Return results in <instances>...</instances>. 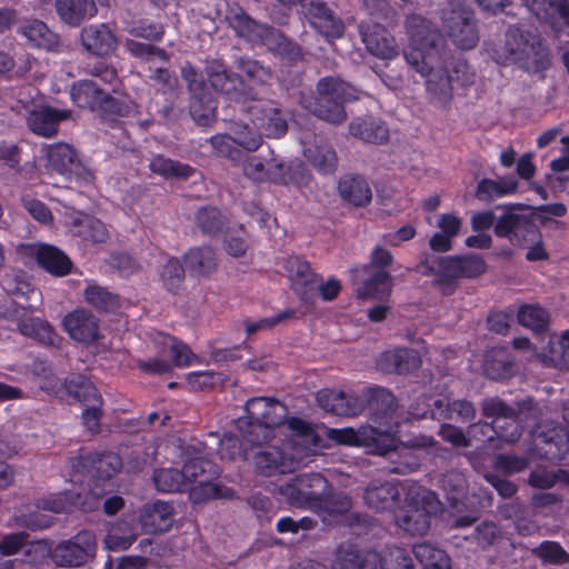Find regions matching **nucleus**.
I'll use <instances>...</instances> for the list:
<instances>
[{
	"instance_id": "f03ea898",
	"label": "nucleus",
	"mask_w": 569,
	"mask_h": 569,
	"mask_svg": "<svg viewBox=\"0 0 569 569\" xmlns=\"http://www.w3.org/2000/svg\"><path fill=\"white\" fill-rule=\"evenodd\" d=\"M246 417L236 422L242 440L252 447H261L274 437V429L283 425L287 407L272 397H253L244 406Z\"/></svg>"
},
{
	"instance_id": "aec40b11",
	"label": "nucleus",
	"mask_w": 569,
	"mask_h": 569,
	"mask_svg": "<svg viewBox=\"0 0 569 569\" xmlns=\"http://www.w3.org/2000/svg\"><path fill=\"white\" fill-rule=\"evenodd\" d=\"M183 79L192 93L190 114L199 126H209L216 117V107L210 96L206 92L202 74L192 67L182 70Z\"/></svg>"
},
{
	"instance_id": "13d9d810",
	"label": "nucleus",
	"mask_w": 569,
	"mask_h": 569,
	"mask_svg": "<svg viewBox=\"0 0 569 569\" xmlns=\"http://www.w3.org/2000/svg\"><path fill=\"white\" fill-rule=\"evenodd\" d=\"M307 160L322 174L333 173L338 166L336 151L328 144L310 146L303 151Z\"/></svg>"
},
{
	"instance_id": "c85d7f7f",
	"label": "nucleus",
	"mask_w": 569,
	"mask_h": 569,
	"mask_svg": "<svg viewBox=\"0 0 569 569\" xmlns=\"http://www.w3.org/2000/svg\"><path fill=\"white\" fill-rule=\"evenodd\" d=\"M356 393L335 390H321L318 392L317 400L322 409L337 415L353 417L363 411V401Z\"/></svg>"
},
{
	"instance_id": "f3484780",
	"label": "nucleus",
	"mask_w": 569,
	"mask_h": 569,
	"mask_svg": "<svg viewBox=\"0 0 569 569\" xmlns=\"http://www.w3.org/2000/svg\"><path fill=\"white\" fill-rule=\"evenodd\" d=\"M402 492L398 479H372L363 490V501L378 512H396L402 505Z\"/></svg>"
},
{
	"instance_id": "7c9ffc66",
	"label": "nucleus",
	"mask_w": 569,
	"mask_h": 569,
	"mask_svg": "<svg viewBox=\"0 0 569 569\" xmlns=\"http://www.w3.org/2000/svg\"><path fill=\"white\" fill-rule=\"evenodd\" d=\"M422 363L419 352L412 348H395L381 353L378 359L379 368L388 373L408 375Z\"/></svg>"
},
{
	"instance_id": "1a4fd4ad",
	"label": "nucleus",
	"mask_w": 569,
	"mask_h": 569,
	"mask_svg": "<svg viewBox=\"0 0 569 569\" xmlns=\"http://www.w3.org/2000/svg\"><path fill=\"white\" fill-rule=\"evenodd\" d=\"M327 436L338 445L363 447L369 453L378 456H386L398 447V438L395 432L370 425L361 426L358 429L331 428Z\"/></svg>"
},
{
	"instance_id": "3c124183",
	"label": "nucleus",
	"mask_w": 569,
	"mask_h": 569,
	"mask_svg": "<svg viewBox=\"0 0 569 569\" xmlns=\"http://www.w3.org/2000/svg\"><path fill=\"white\" fill-rule=\"evenodd\" d=\"M216 478L200 479L199 482L192 485L189 491L190 500L196 503H203L213 499H231L234 490L213 481Z\"/></svg>"
},
{
	"instance_id": "f257e3e1",
	"label": "nucleus",
	"mask_w": 569,
	"mask_h": 569,
	"mask_svg": "<svg viewBox=\"0 0 569 569\" xmlns=\"http://www.w3.org/2000/svg\"><path fill=\"white\" fill-rule=\"evenodd\" d=\"M236 67L248 79L230 70L219 59L209 61L206 73L211 88L234 103L238 110L247 117L256 133L279 139L288 132V121L279 103L271 99L259 97L256 86L269 84L272 80V70L260 61L240 57Z\"/></svg>"
},
{
	"instance_id": "bb28decb",
	"label": "nucleus",
	"mask_w": 569,
	"mask_h": 569,
	"mask_svg": "<svg viewBox=\"0 0 569 569\" xmlns=\"http://www.w3.org/2000/svg\"><path fill=\"white\" fill-rule=\"evenodd\" d=\"M286 269L292 281V289L303 302L308 301L321 276L317 274L310 263L300 256H289Z\"/></svg>"
},
{
	"instance_id": "473e14b6",
	"label": "nucleus",
	"mask_w": 569,
	"mask_h": 569,
	"mask_svg": "<svg viewBox=\"0 0 569 569\" xmlns=\"http://www.w3.org/2000/svg\"><path fill=\"white\" fill-rule=\"evenodd\" d=\"M54 395L66 400L78 401L82 405L102 398L93 382L81 373H72L59 381Z\"/></svg>"
},
{
	"instance_id": "e433bc0d",
	"label": "nucleus",
	"mask_w": 569,
	"mask_h": 569,
	"mask_svg": "<svg viewBox=\"0 0 569 569\" xmlns=\"http://www.w3.org/2000/svg\"><path fill=\"white\" fill-rule=\"evenodd\" d=\"M338 192L342 200L353 207H366L372 199L371 188L360 174L342 176L338 182Z\"/></svg>"
},
{
	"instance_id": "a878e982",
	"label": "nucleus",
	"mask_w": 569,
	"mask_h": 569,
	"mask_svg": "<svg viewBox=\"0 0 569 569\" xmlns=\"http://www.w3.org/2000/svg\"><path fill=\"white\" fill-rule=\"evenodd\" d=\"M62 325L70 338L78 342L91 345L99 339L100 321L84 309L69 312L63 318Z\"/></svg>"
},
{
	"instance_id": "72a5a7b5",
	"label": "nucleus",
	"mask_w": 569,
	"mask_h": 569,
	"mask_svg": "<svg viewBox=\"0 0 569 569\" xmlns=\"http://www.w3.org/2000/svg\"><path fill=\"white\" fill-rule=\"evenodd\" d=\"M70 117V110H59L47 106L31 111L27 117V124L37 136L50 138L58 132L59 123Z\"/></svg>"
},
{
	"instance_id": "c9c22d12",
	"label": "nucleus",
	"mask_w": 569,
	"mask_h": 569,
	"mask_svg": "<svg viewBox=\"0 0 569 569\" xmlns=\"http://www.w3.org/2000/svg\"><path fill=\"white\" fill-rule=\"evenodd\" d=\"M349 133L372 144H385L389 141V129L385 121L372 116L358 117L350 121Z\"/></svg>"
},
{
	"instance_id": "4d7b16f0",
	"label": "nucleus",
	"mask_w": 569,
	"mask_h": 569,
	"mask_svg": "<svg viewBox=\"0 0 569 569\" xmlns=\"http://www.w3.org/2000/svg\"><path fill=\"white\" fill-rule=\"evenodd\" d=\"M302 495L306 498L307 508L313 509L322 495L330 489V483L326 477L319 472L297 475Z\"/></svg>"
},
{
	"instance_id": "680f3d73",
	"label": "nucleus",
	"mask_w": 569,
	"mask_h": 569,
	"mask_svg": "<svg viewBox=\"0 0 569 569\" xmlns=\"http://www.w3.org/2000/svg\"><path fill=\"white\" fill-rule=\"evenodd\" d=\"M351 508V498L345 493L332 492V487L330 486V489L322 495L320 501L317 502L312 510L328 516H342L349 512Z\"/></svg>"
},
{
	"instance_id": "338daca9",
	"label": "nucleus",
	"mask_w": 569,
	"mask_h": 569,
	"mask_svg": "<svg viewBox=\"0 0 569 569\" xmlns=\"http://www.w3.org/2000/svg\"><path fill=\"white\" fill-rule=\"evenodd\" d=\"M153 482L161 492H183L189 489L183 472L174 468L158 469L153 473Z\"/></svg>"
},
{
	"instance_id": "c756f323",
	"label": "nucleus",
	"mask_w": 569,
	"mask_h": 569,
	"mask_svg": "<svg viewBox=\"0 0 569 569\" xmlns=\"http://www.w3.org/2000/svg\"><path fill=\"white\" fill-rule=\"evenodd\" d=\"M253 463L257 472L266 477L292 472L296 467V461L276 446H267L257 451Z\"/></svg>"
},
{
	"instance_id": "a211bd4d",
	"label": "nucleus",
	"mask_w": 569,
	"mask_h": 569,
	"mask_svg": "<svg viewBox=\"0 0 569 569\" xmlns=\"http://www.w3.org/2000/svg\"><path fill=\"white\" fill-rule=\"evenodd\" d=\"M522 416L518 415L503 420H493L491 423L479 422L471 425L470 433L472 437L481 433L482 438H479V440L488 442L492 448H499L501 443H515L521 438L523 432V428L520 426V422L523 420Z\"/></svg>"
},
{
	"instance_id": "7ed1b4c3",
	"label": "nucleus",
	"mask_w": 569,
	"mask_h": 569,
	"mask_svg": "<svg viewBox=\"0 0 569 569\" xmlns=\"http://www.w3.org/2000/svg\"><path fill=\"white\" fill-rule=\"evenodd\" d=\"M425 77L430 102L447 107L453 98L452 83L468 88L475 83L476 72L461 54L449 57L443 48L440 60Z\"/></svg>"
},
{
	"instance_id": "a18cd8bd",
	"label": "nucleus",
	"mask_w": 569,
	"mask_h": 569,
	"mask_svg": "<svg viewBox=\"0 0 569 569\" xmlns=\"http://www.w3.org/2000/svg\"><path fill=\"white\" fill-rule=\"evenodd\" d=\"M19 330L23 336L30 337L43 346L59 347L62 338L54 328L38 317H31L19 321Z\"/></svg>"
},
{
	"instance_id": "f704fd0d",
	"label": "nucleus",
	"mask_w": 569,
	"mask_h": 569,
	"mask_svg": "<svg viewBox=\"0 0 569 569\" xmlns=\"http://www.w3.org/2000/svg\"><path fill=\"white\" fill-rule=\"evenodd\" d=\"M80 39L83 48L98 57L109 56L117 48V38L104 23L84 27Z\"/></svg>"
},
{
	"instance_id": "cd10ccee",
	"label": "nucleus",
	"mask_w": 569,
	"mask_h": 569,
	"mask_svg": "<svg viewBox=\"0 0 569 569\" xmlns=\"http://www.w3.org/2000/svg\"><path fill=\"white\" fill-rule=\"evenodd\" d=\"M174 509L169 502L157 500L146 503L139 510V522L146 533L157 535L168 531L173 523Z\"/></svg>"
},
{
	"instance_id": "39448f33",
	"label": "nucleus",
	"mask_w": 569,
	"mask_h": 569,
	"mask_svg": "<svg viewBox=\"0 0 569 569\" xmlns=\"http://www.w3.org/2000/svg\"><path fill=\"white\" fill-rule=\"evenodd\" d=\"M530 38L521 28L510 26L503 44L492 49V59L502 66L531 62L538 70H546L550 66L549 51L540 40Z\"/></svg>"
},
{
	"instance_id": "603ef678",
	"label": "nucleus",
	"mask_w": 569,
	"mask_h": 569,
	"mask_svg": "<svg viewBox=\"0 0 569 569\" xmlns=\"http://www.w3.org/2000/svg\"><path fill=\"white\" fill-rule=\"evenodd\" d=\"M261 42L270 46L274 52L289 61L303 60L302 48L272 26H270Z\"/></svg>"
},
{
	"instance_id": "412c9836",
	"label": "nucleus",
	"mask_w": 569,
	"mask_h": 569,
	"mask_svg": "<svg viewBox=\"0 0 569 569\" xmlns=\"http://www.w3.org/2000/svg\"><path fill=\"white\" fill-rule=\"evenodd\" d=\"M493 231L498 238H507L516 246L535 241L539 237V227L531 217L510 211L498 218Z\"/></svg>"
},
{
	"instance_id": "9b49d317",
	"label": "nucleus",
	"mask_w": 569,
	"mask_h": 569,
	"mask_svg": "<svg viewBox=\"0 0 569 569\" xmlns=\"http://www.w3.org/2000/svg\"><path fill=\"white\" fill-rule=\"evenodd\" d=\"M47 168L80 186H91L94 172L79 158L78 151L69 143L56 142L46 148Z\"/></svg>"
},
{
	"instance_id": "4be33fe9",
	"label": "nucleus",
	"mask_w": 569,
	"mask_h": 569,
	"mask_svg": "<svg viewBox=\"0 0 569 569\" xmlns=\"http://www.w3.org/2000/svg\"><path fill=\"white\" fill-rule=\"evenodd\" d=\"M233 134L234 137L217 134L210 138V143L219 156L230 160H238L240 151L236 144L250 152L258 150L262 144L260 134L256 133L247 123L237 124Z\"/></svg>"
},
{
	"instance_id": "bf43d9fd",
	"label": "nucleus",
	"mask_w": 569,
	"mask_h": 569,
	"mask_svg": "<svg viewBox=\"0 0 569 569\" xmlns=\"http://www.w3.org/2000/svg\"><path fill=\"white\" fill-rule=\"evenodd\" d=\"M188 487L199 482L200 479L218 478L220 470L219 467L211 461L196 457L188 459L181 469Z\"/></svg>"
},
{
	"instance_id": "79ce46f5",
	"label": "nucleus",
	"mask_w": 569,
	"mask_h": 569,
	"mask_svg": "<svg viewBox=\"0 0 569 569\" xmlns=\"http://www.w3.org/2000/svg\"><path fill=\"white\" fill-rule=\"evenodd\" d=\"M368 278L358 288V297L361 299H387L393 287V277L390 271L365 270Z\"/></svg>"
},
{
	"instance_id": "0e129e2a",
	"label": "nucleus",
	"mask_w": 569,
	"mask_h": 569,
	"mask_svg": "<svg viewBox=\"0 0 569 569\" xmlns=\"http://www.w3.org/2000/svg\"><path fill=\"white\" fill-rule=\"evenodd\" d=\"M150 170L164 178L181 179H188L194 172V169L191 166L163 156H157L151 160Z\"/></svg>"
},
{
	"instance_id": "5fc2aeb1",
	"label": "nucleus",
	"mask_w": 569,
	"mask_h": 569,
	"mask_svg": "<svg viewBox=\"0 0 569 569\" xmlns=\"http://www.w3.org/2000/svg\"><path fill=\"white\" fill-rule=\"evenodd\" d=\"M22 34L38 48L53 50L59 46L60 38L41 20L27 21L21 28Z\"/></svg>"
},
{
	"instance_id": "9d476101",
	"label": "nucleus",
	"mask_w": 569,
	"mask_h": 569,
	"mask_svg": "<svg viewBox=\"0 0 569 569\" xmlns=\"http://www.w3.org/2000/svg\"><path fill=\"white\" fill-rule=\"evenodd\" d=\"M69 466L74 475L90 478L91 491L99 495L96 489L100 482L109 481L122 468L120 456L113 452L83 451L69 459Z\"/></svg>"
},
{
	"instance_id": "a19ab883",
	"label": "nucleus",
	"mask_w": 569,
	"mask_h": 569,
	"mask_svg": "<svg viewBox=\"0 0 569 569\" xmlns=\"http://www.w3.org/2000/svg\"><path fill=\"white\" fill-rule=\"evenodd\" d=\"M482 369L491 380H507L513 376L515 363L506 348H492L485 355Z\"/></svg>"
},
{
	"instance_id": "052dcab7",
	"label": "nucleus",
	"mask_w": 569,
	"mask_h": 569,
	"mask_svg": "<svg viewBox=\"0 0 569 569\" xmlns=\"http://www.w3.org/2000/svg\"><path fill=\"white\" fill-rule=\"evenodd\" d=\"M84 299L100 312L111 313L120 307L119 296L98 284L87 286Z\"/></svg>"
},
{
	"instance_id": "4468645a",
	"label": "nucleus",
	"mask_w": 569,
	"mask_h": 569,
	"mask_svg": "<svg viewBox=\"0 0 569 569\" xmlns=\"http://www.w3.org/2000/svg\"><path fill=\"white\" fill-rule=\"evenodd\" d=\"M423 405L422 409L419 408V402L416 406L412 405L409 413L418 419L455 420L462 423L471 422L476 417V408L468 400L423 398Z\"/></svg>"
},
{
	"instance_id": "ddd939ff",
	"label": "nucleus",
	"mask_w": 569,
	"mask_h": 569,
	"mask_svg": "<svg viewBox=\"0 0 569 569\" xmlns=\"http://www.w3.org/2000/svg\"><path fill=\"white\" fill-rule=\"evenodd\" d=\"M299 13L308 26L327 41L340 39L345 34L346 27L341 17L326 0H306L301 3Z\"/></svg>"
},
{
	"instance_id": "49530a36",
	"label": "nucleus",
	"mask_w": 569,
	"mask_h": 569,
	"mask_svg": "<svg viewBox=\"0 0 569 569\" xmlns=\"http://www.w3.org/2000/svg\"><path fill=\"white\" fill-rule=\"evenodd\" d=\"M52 540L38 539L28 541L20 561L29 569H53Z\"/></svg>"
},
{
	"instance_id": "58836bf2",
	"label": "nucleus",
	"mask_w": 569,
	"mask_h": 569,
	"mask_svg": "<svg viewBox=\"0 0 569 569\" xmlns=\"http://www.w3.org/2000/svg\"><path fill=\"white\" fill-rule=\"evenodd\" d=\"M54 7L60 20L70 27H79L97 13L94 0H56Z\"/></svg>"
},
{
	"instance_id": "8fccbe9b",
	"label": "nucleus",
	"mask_w": 569,
	"mask_h": 569,
	"mask_svg": "<svg viewBox=\"0 0 569 569\" xmlns=\"http://www.w3.org/2000/svg\"><path fill=\"white\" fill-rule=\"evenodd\" d=\"M535 402L532 398H528L517 403V407H511L499 398L485 399L481 403L482 415L493 420H503L518 415H525L527 411L533 409Z\"/></svg>"
},
{
	"instance_id": "2eb2a0df",
	"label": "nucleus",
	"mask_w": 569,
	"mask_h": 569,
	"mask_svg": "<svg viewBox=\"0 0 569 569\" xmlns=\"http://www.w3.org/2000/svg\"><path fill=\"white\" fill-rule=\"evenodd\" d=\"M442 26L451 41L462 50L473 49L479 41V31L473 12L458 4L449 12L443 11Z\"/></svg>"
},
{
	"instance_id": "c03bdc74",
	"label": "nucleus",
	"mask_w": 569,
	"mask_h": 569,
	"mask_svg": "<svg viewBox=\"0 0 569 569\" xmlns=\"http://www.w3.org/2000/svg\"><path fill=\"white\" fill-rule=\"evenodd\" d=\"M518 184L513 174L503 176L497 180L482 178L477 184L475 196L479 201L490 202L496 198L513 194Z\"/></svg>"
},
{
	"instance_id": "69168bd1",
	"label": "nucleus",
	"mask_w": 569,
	"mask_h": 569,
	"mask_svg": "<svg viewBox=\"0 0 569 569\" xmlns=\"http://www.w3.org/2000/svg\"><path fill=\"white\" fill-rule=\"evenodd\" d=\"M80 495L73 491H62L37 500L38 509L54 513L70 512L79 505Z\"/></svg>"
},
{
	"instance_id": "f8f14e48",
	"label": "nucleus",
	"mask_w": 569,
	"mask_h": 569,
	"mask_svg": "<svg viewBox=\"0 0 569 569\" xmlns=\"http://www.w3.org/2000/svg\"><path fill=\"white\" fill-rule=\"evenodd\" d=\"M97 538L91 530H80L77 535L58 543L52 542V561L56 567L78 568L94 556Z\"/></svg>"
},
{
	"instance_id": "774afa93",
	"label": "nucleus",
	"mask_w": 569,
	"mask_h": 569,
	"mask_svg": "<svg viewBox=\"0 0 569 569\" xmlns=\"http://www.w3.org/2000/svg\"><path fill=\"white\" fill-rule=\"evenodd\" d=\"M186 270L177 257H170L162 266L160 279L163 287L171 293L177 295L183 287Z\"/></svg>"
},
{
	"instance_id": "6e6552de",
	"label": "nucleus",
	"mask_w": 569,
	"mask_h": 569,
	"mask_svg": "<svg viewBox=\"0 0 569 569\" xmlns=\"http://www.w3.org/2000/svg\"><path fill=\"white\" fill-rule=\"evenodd\" d=\"M317 92L318 97L310 106L311 113L333 124L346 120L345 102L357 99L355 88L335 77L321 78L317 83Z\"/></svg>"
},
{
	"instance_id": "b1692460",
	"label": "nucleus",
	"mask_w": 569,
	"mask_h": 569,
	"mask_svg": "<svg viewBox=\"0 0 569 569\" xmlns=\"http://www.w3.org/2000/svg\"><path fill=\"white\" fill-rule=\"evenodd\" d=\"M224 21L238 37L250 41H262L270 26L252 19L238 2H227Z\"/></svg>"
},
{
	"instance_id": "423d86ee",
	"label": "nucleus",
	"mask_w": 569,
	"mask_h": 569,
	"mask_svg": "<svg viewBox=\"0 0 569 569\" xmlns=\"http://www.w3.org/2000/svg\"><path fill=\"white\" fill-rule=\"evenodd\" d=\"M70 99L78 108L97 112L103 119L130 117L137 111V104L131 99L114 98L89 79L71 84Z\"/></svg>"
},
{
	"instance_id": "393cba45",
	"label": "nucleus",
	"mask_w": 569,
	"mask_h": 569,
	"mask_svg": "<svg viewBox=\"0 0 569 569\" xmlns=\"http://www.w3.org/2000/svg\"><path fill=\"white\" fill-rule=\"evenodd\" d=\"M360 33L371 54L385 60H392L399 54L395 37L380 22L361 26Z\"/></svg>"
},
{
	"instance_id": "dca6fc26",
	"label": "nucleus",
	"mask_w": 569,
	"mask_h": 569,
	"mask_svg": "<svg viewBox=\"0 0 569 569\" xmlns=\"http://www.w3.org/2000/svg\"><path fill=\"white\" fill-rule=\"evenodd\" d=\"M446 278L443 296L453 295L460 279H476L487 272L485 259L476 253L446 256L440 260Z\"/></svg>"
},
{
	"instance_id": "0eeeda50",
	"label": "nucleus",
	"mask_w": 569,
	"mask_h": 569,
	"mask_svg": "<svg viewBox=\"0 0 569 569\" xmlns=\"http://www.w3.org/2000/svg\"><path fill=\"white\" fill-rule=\"evenodd\" d=\"M439 510L440 501L436 493L420 487L407 495L405 503L395 513V521L411 536H423L430 529L432 516Z\"/></svg>"
},
{
	"instance_id": "37998d69",
	"label": "nucleus",
	"mask_w": 569,
	"mask_h": 569,
	"mask_svg": "<svg viewBox=\"0 0 569 569\" xmlns=\"http://www.w3.org/2000/svg\"><path fill=\"white\" fill-rule=\"evenodd\" d=\"M522 3L539 19L560 22L569 27L568 0H521Z\"/></svg>"
},
{
	"instance_id": "09e8293b",
	"label": "nucleus",
	"mask_w": 569,
	"mask_h": 569,
	"mask_svg": "<svg viewBox=\"0 0 569 569\" xmlns=\"http://www.w3.org/2000/svg\"><path fill=\"white\" fill-rule=\"evenodd\" d=\"M194 223L203 234L217 237L228 229L229 219L221 209L203 206L196 212Z\"/></svg>"
},
{
	"instance_id": "20e7f679",
	"label": "nucleus",
	"mask_w": 569,
	"mask_h": 569,
	"mask_svg": "<svg viewBox=\"0 0 569 569\" xmlns=\"http://www.w3.org/2000/svg\"><path fill=\"white\" fill-rule=\"evenodd\" d=\"M406 31L410 40L406 59L417 72L426 76L441 58L442 34L430 20L418 13L406 18Z\"/></svg>"
},
{
	"instance_id": "ea45409f",
	"label": "nucleus",
	"mask_w": 569,
	"mask_h": 569,
	"mask_svg": "<svg viewBox=\"0 0 569 569\" xmlns=\"http://www.w3.org/2000/svg\"><path fill=\"white\" fill-rule=\"evenodd\" d=\"M569 451V436L563 429H553L538 438L537 452L546 460L557 462L565 459Z\"/></svg>"
},
{
	"instance_id": "e2e57ef3",
	"label": "nucleus",
	"mask_w": 569,
	"mask_h": 569,
	"mask_svg": "<svg viewBox=\"0 0 569 569\" xmlns=\"http://www.w3.org/2000/svg\"><path fill=\"white\" fill-rule=\"evenodd\" d=\"M517 318L520 325L531 329L536 333H547L549 329V313L539 306H522L517 313Z\"/></svg>"
},
{
	"instance_id": "864d4df0",
	"label": "nucleus",
	"mask_w": 569,
	"mask_h": 569,
	"mask_svg": "<svg viewBox=\"0 0 569 569\" xmlns=\"http://www.w3.org/2000/svg\"><path fill=\"white\" fill-rule=\"evenodd\" d=\"M73 232L86 242L103 243L109 238L106 224L98 218L83 214L73 222Z\"/></svg>"
},
{
	"instance_id": "4c0bfd02",
	"label": "nucleus",
	"mask_w": 569,
	"mask_h": 569,
	"mask_svg": "<svg viewBox=\"0 0 569 569\" xmlns=\"http://www.w3.org/2000/svg\"><path fill=\"white\" fill-rule=\"evenodd\" d=\"M34 257L37 263L54 277H66L71 273L72 261L56 246L47 243L40 244L34 252Z\"/></svg>"
},
{
	"instance_id": "6ab92c4d",
	"label": "nucleus",
	"mask_w": 569,
	"mask_h": 569,
	"mask_svg": "<svg viewBox=\"0 0 569 569\" xmlns=\"http://www.w3.org/2000/svg\"><path fill=\"white\" fill-rule=\"evenodd\" d=\"M360 398L363 401V410L368 409L371 420L382 426V430L393 432L391 421L398 408L395 395L383 387L372 386L365 388Z\"/></svg>"
},
{
	"instance_id": "6e6d98bb",
	"label": "nucleus",
	"mask_w": 569,
	"mask_h": 569,
	"mask_svg": "<svg viewBox=\"0 0 569 569\" xmlns=\"http://www.w3.org/2000/svg\"><path fill=\"white\" fill-rule=\"evenodd\" d=\"M416 559L422 569H450V558L445 550L428 542L416 543L412 547Z\"/></svg>"
},
{
	"instance_id": "de8ad7c7",
	"label": "nucleus",
	"mask_w": 569,
	"mask_h": 569,
	"mask_svg": "<svg viewBox=\"0 0 569 569\" xmlns=\"http://www.w3.org/2000/svg\"><path fill=\"white\" fill-rule=\"evenodd\" d=\"M541 358L555 368L569 370V329L562 331L559 337L549 336Z\"/></svg>"
},
{
	"instance_id": "5701e85b",
	"label": "nucleus",
	"mask_w": 569,
	"mask_h": 569,
	"mask_svg": "<svg viewBox=\"0 0 569 569\" xmlns=\"http://www.w3.org/2000/svg\"><path fill=\"white\" fill-rule=\"evenodd\" d=\"M382 556L372 549H359L348 543L340 545L336 558L331 565L332 569H380Z\"/></svg>"
},
{
	"instance_id": "2f4dec72",
	"label": "nucleus",
	"mask_w": 569,
	"mask_h": 569,
	"mask_svg": "<svg viewBox=\"0 0 569 569\" xmlns=\"http://www.w3.org/2000/svg\"><path fill=\"white\" fill-rule=\"evenodd\" d=\"M182 259L189 274L198 279H209L218 269L217 251L211 246L192 247Z\"/></svg>"
}]
</instances>
